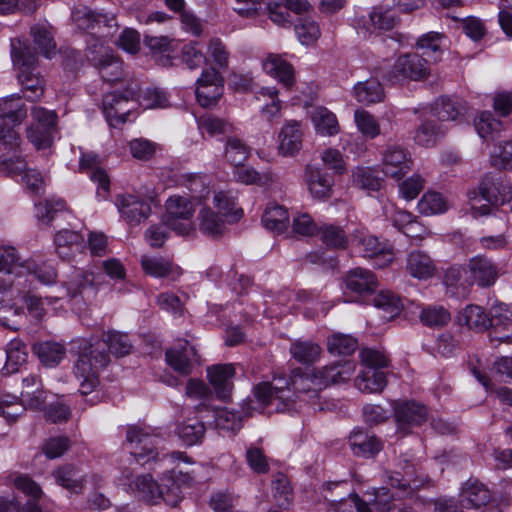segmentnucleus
<instances>
[{
  "instance_id": "4",
  "label": "nucleus",
  "mask_w": 512,
  "mask_h": 512,
  "mask_svg": "<svg viewBox=\"0 0 512 512\" xmlns=\"http://www.w3.org/2000/svg\"><path fill=\"white\" fill-rule=\"evenodd\" d=\"M27 117V109L20 96L10 95L0 98V145L17 149L21 138L15 129Z\"/></svg>"
},
{
  "instance_id": "50",
  "label": "nucleus",
  "mask_w": 512,
  "mask_h": 512,
  "mask_svg": "<svg viewBox=\"0 0 512 512\" xmlns=\"http://www.w3.org/2000/svg\"><path fill=\"white\" fill-rule=\"evenodd\" d=\"M10 171L15 174L23 173L22 180L26 186L34 193L40 192L44 186V180L39 172L33 169H26V163L23 159L17 158L15 162L11 161Z\"/></svg>"
},
{
  "instance_id": "47",
  "label": "nucleus",
  "mask_w": 512,
  "mask_h": 512,
  "mask_svg": "<svg viewBox=\"0 0 512 512\" xmlns=\"http://www.w3.org/2000/svg\"><path fill=\"white\" fill-rule=\"evenodd\" d=\"M292 357L303 364L315 362L321 354V347L311 341H295L290 346Z\"/></svg>"
},
{
  "instance_id": "49",
  "label": "nucleus",
  "mask_w": 512,
  "mask_h": 512,
  "mask_svg": "<svg viewBox=\"0 0 512 512\" xmlns=\"http://www.w3.org/2000/svg\"><path fill=\"white\" fill-rule=\"evenodd\" d=\"M354 121L359 132L366 138L374 139L381 133L377 118L366 110L357 109L354 113Z\"/></svg>"
},
{
  "instance_id": "17",
  "label": "nucleus",
  "mask_w": 512,
  "mask_h": 512,
  "mask_svg": "<svg viewBox=\"0 0 512 512\" xmlns=\"http://www.w3.org/2000/svg\"><path fill=\"white\" fill-rule=\"evenodd\" d=\"M254 396L262 405H269L278 401L277 409L284 411L289 410V401H292L293 393L287 382L280 379L277 384L259 383L254 388Z\"/></svg>"
},
{
  "instance_id": "40",
  "label": "nucleus",
  "mask_w": 512,
  "mask_h": 512,
  "mask_svg": "<svg viewBox=\"0 0 512 512\" xmlns=\"http://www.w3.org/2000/svg\"><path fill=\"white\" fill-rule=\"evenodd\" d=\"M264 227L275 233L284 232L289 224V213L286 208L276 203L269 204L262 216Z\"/></svg>"
},
{
  "instance_id": "46",
  "label": "nucleus",
  "mask_w": 512,
  "mask_h": 512,
  "mask_svg": "<svg viewBox=\"0 0 512 512\" xmlns=\"http://www.w3.org/2000/svg\"><path fill=\"white\" fill-rule=\"evenodd\" d=\"M478 135L484 140H495L502 129V122L491 112L483 111L474 120Z\"/></svg>"
},
{
  "instance_id": "54",
  "label": "nucleus",
  "mask_w": 512,
  "mask_h": 512,
  "mask_svg": "<svg viewBox=\"0 0 512 512\" xmlns=\"http://www.w3.org/2000/svg\"><path fill=\"white\" fill-rule=\"evenodd\" d=\"M250 154L249 147L237 137L226 139V161L232 165L244 164Z\"/></svg>"
},
{
  "instance_id": "19",
  "label": "nucleus",
  "mask_w": 512,
  "mask_h": 512,
  "mask_svg": "<svg viewBox=\"0 0 512 512\" xmlns=\"http://www.w3.org/2000/svg\"><path fill=\"white\" fill-rule=\"evenodd\" d=\"M305 182L310 195L316 200H327L333 195L334 177L320 168L307 166Z\"/></svg>"
},
{
  "instance_id": "39",
  "label": "nucleus",
  "mask_w": 512,
  "mask_h": 512,
  "mask_svg": "<svg viewBox=\"0 0 512 512\" xmlns=\"http://www.w3.org/2000/svg\"><path fill=\"white\" fill-rule=\"evenodd\" d=\"M135 96L132 90L126 91L125 94L116 92L107 93L102 100L103 110L109 117L119 118L125 121V115L129 111L126 109V104L130 98Z\"/></svg>"
},
{
  "instance_id": "58",
  "label": "nucleus",
  "mask_w": 512,
  "mask_h": 512,
  "mask_svg": "<svg viewBox=\"0 0 512 512\" xmlns=\"http://www.w3.org/2000/svg\"><path fill=\"white\" fill-rule=\"evenodd\" d=\"M66 209L64 200H47L35 205L36 217L44 224H49L57 216L58 213Z\"/></svg>"
},
{
  "instance_id": "57",
  "label": "nucleus",
  "mask_w": 512,
  "mask_h": 512,
  "mask_svg": "<svg viewBox=\"0 0 512 512\" xmlns=\"http://www.w3.org/2000/svg\"><path fill=\"white\" fill-rule=\"evenodd\" d=\"M353 184L359 188L377 191L381 188L382 180L374 175V172L367 167H357L352 173Z\"/></svg>"
},
{
  "instance_id": "59",
  "label": "nucleus",
  "mask_w": 512,
  "mask_h": 512,
  "mask_svg": "<svg viewBox=\"0 0 512 512\" xmlns=\"http://www.w3.org/2000/svg\"><path fill=\"white\" fill-rule=\"evenodd\" d=\"M450 319V313L442 306H429L424 308L420 315L421 322L430 327L445 326Z\"/></svg>"
},
{
  "instance_id": "16",
  "label": "nucleus",
  "mask_w": 512,
  "mask_h": 512,
  "mask_svg": "<svg viewBox=\"0 0 512 512\" xmlns=\"http://www.w3.org/2000/svg\"><path fill=\"white\" fill-rule=\"evenodd\" d=\"M224 201V194L220 191L213 197V206L203 207L199 211V229L200 231L212 238L222 235L224 220L222 213V202Z\"/></svg>"
},
{
  "instance_id": "52",
  "label": "nucleus",
  "mask_w": 512,
  "mask_h": 512,
  "mask_svg": "<svg viewBox=\"0 0 512 512\" xmlns=\"http://www.w3.org/2000/svg\"><path fill=\"white\" fill-rule=\"evenodd\" d=\"M96 342L105 343V350L108 349L115 356H125L132 348L128 336L116 331H109L104 339Z\"/></svg>"
},
{
  "instance_id": "34",
  "label": "nucleus",
  "mask_w": 512,
  "mask_h": 512,
  "mask_svg": "<svg viewBox=\"0 0 512 512\" xmlns=\"http://www.w3.org/2000/svg\"><path fill=\"white\" fill-rule=\"evenodd\" d=\"M387 373L372 368L361 369L355 378L356 388L363 393H381L387 385Z\"/></svg>"
},
{
  "instance_id": "5",
  "label": "nucleus",
  "mask_w": 512,
  "mask_h": 512,
  "mask_svg": "<svg viewBox=\"0 0 512 512\" xmlns=\"http://www.w3.org/2000/svg\"><path fill=\"white\" fill-rule=\"evenodd\" d=\"M31 122L26 137L37 150L50 148L57 132L58 116L55 111L34 105L30 110Z\"/></svg>"
},
{
  "instance_id": "29",
  "label": "nucleus",
  "mask_w": 512,
  "mask_h": 512,
  "mask_svg": "<svg viewBox=\"0 0 512 512\" xmlns=\"http://www.w3.org/2000/svg\"><path fill=\"white\" fill-rule=\"evenodd\" d=\"M460 496L468 509H478L491 500L489 489L478 480H467L461 488Z\"/></svg>"
},
{
  "instance_id": "62",
  "label": "nucleus",
  "mask_w": 512,
  "mask_h": 512,
  "mask_svg": "<svg viewBox=\"0 0 512 512\" xmlns=\"http://www.w3.org/2000/svg\"><path fill=\"white\" fill-rule=\"evenodd\" d=\"M258 98L266 97L271 100V103L266 104L262 110V116L268 121H272L274 118L280 117L281 113V101L278 99V91L274 87H264L257 92Z\"/></svg>"
},
{
  "instance_id": "25",
  "label": "nucleus",
  "mask_w": 512,
  "mask_h": 512,
  "mask_svg": "<svg viewBox=\"0 0 512 512\" xmlns=\"http://www.w3.org/2000/svg\"><path fill=\"white\" fill-rule=\"evenodd\" d=\"M406 270L411 277L418 280L430 279L437 273L434 260L427 253L419 250L412 251L407 256Z\"/></svg>"
},
{
  "instance_id": "9",
  "label": "nucleus",
  "mask_w": 512,
  "mask_h": 512,
  "mask_svg": "<svg viewBox=\"0 0 512 512\" xmlns=\"http://www.w3.org/2000/svg\"><path fill=\"white\" fill-rule=\"evenodd\" d=\"M352 242L361 256L371 259L377 268H385L394 260L395 254L392 245L387 241H380L364 229H357L353 232Z\"/></svg>"
},
{
  "instance_id": "7",
  "label": "nucleus",
  "mask_w": 512,
  "mask_h": 512,
  "mask_svg": "<svg viewBox=\"0 0 512 512\" xmlns=\"http://www.w3.org/2000/svg\"><path fill=\"white\" fill-rule=\"evenodd\" d=\"M430 76L428 60L416 52L400 54L396 57L387 78L393 83L424 81Z\"/></svg>"
},
{
  "instance_id": "44",
  "label": "nucleus",
  "mask_w": 512,
  "mask_h": 512,
  "mask_svg": "<svg viewBox=\"0 0 512 512\" xmlns=\"http://www.w3.org/2000/svg\"><path fill=\"white\" fill-rule=\"evenodd\" d=\"M6 364L4 370L7 374L15 373L26 363L28 353L27 347L20 339L11 340L6 347Z\"/></svg>"
},
{
  "instance_id": "6",
  "label": "nucleus",
  "mask_w": 512,
  "mask_h": 512,
  "mask_svg": "<svg viewBox=\"0 0 512 512\" xmlns=\"http://www.w3.org/2000/svg\"><path fill=\"white\" fill-rule=\"evenodd\" d=\"M170 485L158 484L151 475L137 476L130 484L131 489L136 495L151 504H157L164 501L166 504L175 507L180 501L179 486L172 480L168 479Z\"/></svg>"
},
{
  "instance_id": "13",
  "label": "nucleus",
  "mask_w": 512,
  "mask_h": 512,
  "mask_svg": "<svg viewBox=\"0 0 512 512\" xmlns=\"http://www.w3.org/2000/svg\"><path fill=\"white\" fill-rule=\"evenodd\" d=\"M412 167L411 154L405 148L389 145L383 151L381 170L387 177L399 181L412 170Z\"/></svg>"
},
{
  "instance_id": "48",
  "label": "nucleus",
  "mask_w": 512,
  "mask_h": 512,
  "mask_svg": "<svg viewBox=\"0 0 512 512\" xmlns=\"http://www.w3.org/2000/svg\"><path fill=\"white\" fill-rule=\"evenodd\" d=\"M54 242L59 256L66 259L70 257V251L78 249L81 246L83 238L75 231L62 230L55 235Z\"/></svg>"
},
{
  "instance_id": "33",
  "label": "nucleus",
  "mask_w": 512,
  "mask_h": 512,
  "mask_svg": "<svg viewBox=\"0 0 512 512\" xmlns=\"http://www.w3.org/2000/svg\"><path fill=\"white\" fill-rule=\"evenodd\" d=\"M18 255L13 247H0V273L8 276L4 284H0V289H6L13 283L11 275L23 276L27 267L25 264L18 263Z\"/></svg>"
},
{
  "instance_id": "63",
  "label": "nucleus",
  "mask_w": 512,
  "mask_h": 512,
  "mask_svg": "<svg viewBox=\"0 0 512 512\" xmlns=\"http://www.w3.org/2000/svg\"><path fill=\"white\" fill-rule=\"evenodd\" d=\"M274 498L280 506H287L292 501V488L289 479L282 473H277L272 480Z\"/></svg>"
},
{
  "instance_id": "14",
  "label": "nucleus",
  "mask_w": 512,
  "mask_h": 512,
  "mask_svg": "<svg viewBox=\"0 0 512 512\" xmlns=\"http://www.w3.org/2000/svg\"><path fill=\"white\" fill-rule=\"evenodd\" d=\"M224 87L222 77L214 68L206 69L197 80L196 98L205 108L216 105L222 97Z\"/></svg>"
},
{
  "instance_id": "12",
  "label": "nucleus",
  "mask_w": 512,
  "mask_h": 512,
  "mask_svg": "<svg viewBox=\"0 0 512 512\" xmlns=\"http://www.w3.org/2000/svg\"><path fill=\"white\" fill-rule=\"evenodd\" d=\"M126 441L130 445V453L137 461L149 462L156 458L154 451L158 438L152 435L147 428L132 425L127 428Z\"/></svg>"
},
{
  "instance_id": "24",
  "label": "nucleus",
  "mask_w": 512,
  "mask_h": 512,
  "mask_svg": "<svg viewBox=\"0 0 512 512\" xmlns=\"http://www.w3.org/2000/svg\"><path fill=\"white\" fill-rule=\"evenodd\" d=\"M355 363L349 360L338 361L327 365L321 369H317L318 386L326 388L330 384H337L349 380L355 371Z\"/></svg>"
},
{
  "instance_id": "51",
  "label": "nucleus",
  "mask_w": 512,
  "mask_h": 512,
  "mask_svg": "<svg viewBox=\"0 0 512 512\" xmlns=\"http://www.w3.org/2000/svg\"><path fill=\"white\" fill-rule=\"evenodd\" d=\"M358 347V341L351 335L335 333L328 338L327 348L333 355H351Z\"/></svg>"
},
{
  "instance_id": "8",
  "label": "nucleus",
  "mask_w": 512,
  "mask_h": 512,
  "mask_svg": "<svg viewBox=\"0 0 512 512\" xmlns=\"http://www.w3.org/2000/svg\"><path fill=\"white\" fill-rule=\"evenodd\" d=\"M88 42V60L99 70L104 81L114 83L123 77V64L111 49L99 38L90 37Z\"/></svg>"
},
{
  "instance_id": "27",
  "label": "nucleus",
  "mask_w": 512,
  "mask_h": 512,
  "mask_svg": "<svg viewBox=\"0 0 512 512\" xmlns=\"http://www.w3.org/2000/svg\"><path fill=\"white\" fill-rule=\"evenodd\" d=\"M303 133L301 124L297 121H288L279 133V153L283 156H293L302 147Z\"/></svg>"
},
{
  "instance_id": "22",
  "label": "nucleus",
  "mask_w": 512,
  "mask_h": 512,
  "mask_svg": "<svg viewBox=\"0 0 512 512\" xmlns=\"http://www.w3.org/2000/svg\"><path fill=\"white\" fill-rule=\"evenodd\" d=\"M395 418L399 428L406 430L409 427L420 426L428 419L427 408L415 401H404L394 408Z\"/></svg>"
},
{
  "instance_id": "18",
  "label": "nucleus",
  "mask_w": 512,
  "mask_h": 512,
  "mask_svg": "<svg viewBox=\"0 0 512 512\" xmlns=\"http://www.w3.org/2000/svg\"><path fill=\"white\" fill-rule=\"evenodd\" d=\"M116 204L121 216L130 226L145 221L150 213V204L140 196L125 194L117 197Z\"/></svg>"
},
{
  "instance_id": "11",
  "label": "nucleus",
  "mask_w": 512,
  "mask_h": 512,
  "mask_svg": "<svg viewBox=\"0 0 512 512\" xmlns=\"http://www.w3.org/2000/svg\"><path fill=\"white\" fill-rule=\"evenodd\" d=\"M499 272L497 265L483 255H476L465 264V283L487 288L496 282Z\"/></svg>"
},
{
  "instance_id": "56",
  "label": "nucleus",
  "mask_w": 512,
  "mask_h": 512,
  "mask_svg": "<svg viewBox=\"0 0 512 512\" xmlns=\"http://www.w3.org/2000/svg\"><path fill=\"white\" fill-rule=\"evenodd\" d=\"M390 218L393 225L406 236L411 238H422L421 234L414 233L415 225H418V223L416 222V217L412 213L406 210L396 209Z\"/></svg>"
},
{
  "instance_id": "42",
  "label": "nucleus",
  "mask_w": 512,
  "mask_h": 512,
  "mask_svg": "<svg viewBox=\"0 0 512 512\" xmlns=\"http://www.w3.org/2000/svg\"><path fill=\"white\" fill-rule=\"evenodd\" d=\"M34 352L40 362L48 367L58 365L66 355L65 347L57 342L45 341L34 345Z\"/></svg>"
},
{
  "instance_id": "26",
  "label": "nucleus",
  "mask_w": 512,
  "mask_h": 512,
  "mask_svg": "<svg viewBox=\"0 0 512 512\" xmlns=\"http://www.w3.org/2000/svg\"><path fill=\"white\" fill-rule=\"evenodd\" d=\"M352 97L363 105L380 103L385 98L384 87L376 78L357 82L351 90Z\"/></svg>"
},
{
  "instance_id": "36",
  "label": "nucleus",
  "mask_w": 512,
  "mask_h": 512,
  "mask_svg": "<svg viewBox=\"0 0 512 512\" xmlns=\"http://www.w3.org/2000/svg\"><path fill=\"white\" fill-rule=\"evenodd\" d=\"M432 112L440 121H455L464 116L466 107L457 99L441 97L434 102Z\"/></svg>"
},
{
  "instance_id": "53",
  "label": "nucleus",
  "mask_w": 512,
  "mask_h": 512,
  "mask_svg": "<svg viewBox=\"0 0 512 512\" xmlns=\"http://www.w3.org/2000/svg\"><path fill=\"white\" fill-rule=\"evenodd\" d=\"M319 234L322 242L331 248H346L349 242L345 231L332 224L320 227Z\"/></svg>"
},
{
  "instance_id": "10",
  "label": "nucleus",
  "mask_w": 512,
  "mask_h": 512,
  "mask_svg": "<svg viewBox=\"0 0 512 512\" xmlns=\"http://www.w3.org/2000/svg\"><path fill=\"white\" fill-rule=\"evenodd\" d=\"M164 223L179 235H188L192 229L195 206L187 196L172 195L165 202Z\"/></svg>"
},
{
  "instance_id": "21",
  "label": "nucleus",
  "mask_w": 512,
  "mask_h": 512,
  "mask_svg": "<svg viewBox=\"0 0 512 512\" xmlns=\"http://www.w3.org/2000/svg\"><path fill=\"white\" fill-rule=\"evenodd\" d=\"M345 287L357 295L372 294L378 287L376 275L369 269L356 267L349 270L344 278Z\"/></svg>"
},
{
  "instance_id": "23",
  "label": "nucleus",
  "mask_w": 512,
  "mask_h": 512,
  "mask_svg": "<svg viewBox=\"0 0 512 512\" xmlns=\"http://www.w3.org/2000/svg\"><path fill=\"white\" fill-rule=\"evenodd\" d=\"M99 165L100 159L94 153L82 154L79 161L80 170L89 173L91 180L98 183L97 195L105 199L110 189V180L106 172Z\"/></svg>"
},
{
  "instance_id": "35",
  "label": "nucleus",
  "mask_w": 512,
  "mask_h": 512,
  "mask_svg": "<svg viewBox=\"0 0 512 512\" xmlns=\"http://www.w3.org/2000/svg\"><path fill=\"white\" fill-rule=\"evenodd\" d=\"M320 380L318 377L317 370H314L310 374H295L292 377V383L290 387L291 392L293 393L292 401H289V405L293 403L294 397H300L301 395L310 394V397L318 396V393L324 389V387H320L317 384V381Z\"/></svg>"
},
{
  "instance_id": "15",
  "label": "nucleus",
  "mask_w": 512,
  "mask_h": 512,
  "mask_svg": "<svg viewBox=\"0 0 512 512\" xmlns=\"http://www.w3.org/2000/svg\"><path fill=\"white\" fill-rule=\"evenodd\" d=\"M479 194L489 205H503L512 199L508 181L497 174L487 173L479 183Z\"/></svg>"
},
{
  "instance_id": "31",
  "label": "nucleus",
  "mask_w": 512,
  "mask_h": 512,
  "mask_svg": "<svg viewBox=\"0 0 512 512\" xmlns=\"http://www.w3.org/2000/svg\"><path fill=\"white\" fill-rule=\"evenodd\" d=\"M460 326H465L475 331H485L492 326V320L479 305L469 304L464 307L457 316Z\"/></svg>"
},
{
  "instance_id": "61",
  "label": "nucleus",
  "mask_w": 512,
  "mask_h": 512,
  "mask_svg": "<svg viewBox=\"0 0 512 512\" xmlns=\"http://www.w3.org/2000/svg\"><path fill=\"white\" fill-rule=\"evenodd\" d=\"M177 434L186 446L197 444L204 435V425L198 421L183 422L177 428Z\"/></svg>"
},
{
  "instance_id": "32",
  "label": "nucleus",
  "mask_w": 512,
  "mask_h": 512,
  "mask_svg": "<svg viewBox=\"0 0 512 512\" xmlns=\"http://www.w3.org/2000/svg\"><path fill=\"white\" fill-rule=\"evenodd\" d=\"M30 36L39 51L47 58L55 54L57 44L54 38V29L47 22H38L31 26Z\"/></svg>"
},
{
  "instance_id": "55",
  "label": "nucleus",
  "mask_w": 512,
  "mask_h": 512,
  "mask_svg": "<svg viewBox=\"0 0 512 512\" xmlns=\"http://www.w3.org/2000/svg\"><path fill=\"white\" fill-rule=\"evenodd\" d=\"M298 40L303 45H311L320 37L319 25L311 18H301L294 27Z\"/></svg>"
},
{
  "instance_id": "64",
  "label": "nucleus",
  "mask_w": 512,
  "mask_h": 512,
  "mask_svg": "<svg viewBox=\"0 0 512 512\" xmlns=\"http://www.w3.org/2000/svg\"><path fill=\"white\" fill-rule=\"evenodd\" d=\"M492 166L512 170V141L498 145L490 155Z\"/></svg>"
},
{
  "instance_id": "37",
  "label": "nucleus",
  "mask_w": 512,
  "mask_h": 512,
  "mask_svg": "<svg viewBox=\"0 0 512 512\" xmlns=\"http://www.w3.org/2000/svg\"><path fill=\"white\" fill-rule=\"evenodd\" d=\"M195 354L194 348H188V342L185 341L180 348H170L166 351V361L168 365L176 372L182 375L191 373L192 364L190 355Z\"/></svg>"
},
{
  "instance_id": "43",
  "label": "nucleus",
  "mask_w": 512,
  "mask_h": 512,
  "mask_svg": "<svg viewBox=\"0 0 512 512\" xmlns=\"http://www.w3.org/2000/svg\"><path fill=\"white\" fill-rule=\"evenodd\" d=\"M444 38L440 33L428 32L418 38L416 48L421 50L423 55L437 62L443 54Z\"/></svg>"
},
{
  "instance_id": "3",
  "label": "nucleus",
  "mask_w": 512,
  "mask_h": 512,
  "mask_svg": "<svg viewBox=\"0 0 512 512\" xmlns=\"http://www.w3.org/2000/svg\"><path fill=\"white\" fill-rule=\"evenodd\" d=\"M387 483L391 487L403 491L406 497L389 495L382 488L376 492L373 500L376 512H418L421 503L412 496L414 488L411 486L410 480L405 479L399 472H393L387 475Z\"/></svg>"
},
{
  "instance_id": "41",
  "label": "nucleus",
  "mask_w": 512,
  "mask_h": 512,
  "mask_svg": "<svg viewBox=\"0 0 512 512\" xmlns=\"http://www.w3.org/2000/svg\"><path fill=\"white\" fill-rule=\"evenodd\" d=\"M53 475L58 485L72 493H79L84 487V476L72 465H65L55 470Z\"/></svg>"
},
{
  "instance_id": "45",
  "label": "nucleus",
  "mask_w": 512,
  "mask_h": 512,
  "mask_svg": "<svg viewBox=\"0 0 512 512\" xmlns=\"http://www.w3.org/2000/svg\"><path fill=\"white\" fill-rule=\"evenodd\" d=\"M417 206L419 212L426 216L445 213L449 208L447 199L436 191L424 193Z\"/></svg>"
},
{
  "instance_id": "20",
  "label": "nucleus",
  "mask_w": 512,
  "mask_h": 512,
  "mask_svg": "<svg viewBox=\"0 0 512 512\" xmlns=\"http://www.w3.org/2000/svg\"><path fill=\"white\" fill-rule=\"evenodd\" d=\"M144 273L155 278H168L172 281L179 279L182 269L172 259L144 255L140 260Z\"/></svg>"
},
{
  "instance_id": "38",
  "label": "nucleus",
  "mask_w": 512,
  "mask_h": 512,
  "mask_svg": "<svg viewBox=\"0 0 512 512\" xmlns=\"http://www.w3.org/2000/svg\"><path fill=\"white\" fill-rule=\"evenodd\" d=\"M311 120L316 132L323 136L339 133L340 127L336 115L325 107H317L311 113Z\"/></svg>"
},
{
  "instance_id": "1",
  "label": "nucleus",
  "mask_w": 512,
  "mask_h": 512,
  "mask_svg": "<svg viewBox=\"0 0 512 512\" xmlns=\"http://www.w3.org/2000/svg\"><path fill=\"white\" fill-rule=\"evenodd\" d=\"M11 59L18 71V81L29 101H38L44 95L45 80L38 70L37 53L23 40H11Z\"/></svg>"
},
{
  "instance_id": "2",
  "label": "nucleus",
  "mask_w": 512,
  "mask_h": 512,
  "mask_svg": "<svg viewBox=\"0 0 512 512\" xmlns=\"http://www.w3.org/2000/svg\"><path fill=\"white\" fill-rule=\"evenodd\" d=\"M110 363L105 343L95 342L85 346L73 366V374L79 382V392L86 396L99 385V372Z\"/></svg>"
},
{
  "instance_id": "28",
  "label": "nucleus",
  "mask_w": 512,
  "mask_h": 512,
  "mask_svg": "<svg viewBox=\"0 0 512 512\" xmlns=\"http://www.w3.org/2000/svg\"><path fill=\"white\" fill-rule=\"evenodd\" d=\"M353 453L364 458H371L383 449V442L375 435L362 430H354L349 437Z\"/></svg>"
},
{
  "instance_id": "60",
  "label": "nucleus",
  "mask_w": 512,
  "mask_h": 512,
  "mask_svg": "<svg viewBox=\"0 0 512 512\" xmlns=\"http://www.w3.org/2000/svg\"><path fill=\"white\" fill-rule=\"evenodd\" d=\"M72 20L81 30H92L103 22L101 15H96L86 6L75 8L72 11Z\"/></svg>"
},
{
  "instance_id": "30",
  "label": "nucleus",
  "mask_w": 512,
  "mask_h": 512,
  "mask_svg": "<svg viewBox=\"0 0 512 512\" xmlns=\"http://www.w3.org/2000/svg\"><path fill=\"white\" fill-rule=\"evenodd\" d=\"M262 67L268 75L277 79L286 88H290L295 82L293 66L279 55L270 54L263 61Z\"/></svg>"
}]
</instances>
